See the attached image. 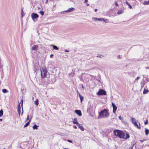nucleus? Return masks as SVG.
I'll list each match as a JSON object with an SVG mask.
<instances>
[{
	"instance_id": "obj_32",
	"label": "nucleus",
	"mask_w": 149,
	"mask_h": 149,
	"mask_svg": "<svg viewBox=\"0 0 149 149\" xmlns=\"http://www.w3.org/2000/svg\"><path fill=\"white\" fill-rule=\"evenodd\" d=\"M118 118L120 120H122V117L121 116H119L118 117Z\"/></svg>"
},
{
	"instance_id": "obj_33",
	"label": "nucleus",
	"mask_w": 149,
	"mask_h": 149,
	"mask_svg": "<svg viewBox=\"0 0 149 149\" xmlns=\"http://www.w3.org/2000/svg\"><path fill=\"white\" fill-rule=\"evenodd\" d=\"M128 6H129V8H132V6L130 5V4H129V5H128Z\"/></svg>"
},
{
	"instance_id": "obj_19",
	"label": "nucleus",
	"mask_w": 149,
	"mask_h": 149,
	"mask_svg": "<svg viewBox=\"0 0 149 149\" xmlns=\"http://www.w3.org/2000/svg\"><path fill=\"white\" fill-rule=\"evenodd\" d=\"M23 100L22 99L21 101H20V103H19V104H21V106L22 107V113H23V107H22V106H23Z\"/></svg>"
},
{
	"instance_id": "obj_42",
	"label": "nucleus",
	"mask_w": 149,
	"mask_h": 149,
	"mask_svg": "<svg viewBox=\"0 0 149 149\" xmlns=\"http://www.w3.org/2000/svg\"><path fill=\"white\" fill-rule=\"evenodd\" d=\"M97 9H95V12H97Z\"/></svg>"
},
{
	"instance_id": "obj_45",
	"label": "nucleus",
	"mask_w": 149,
	"mask_h": 149,
	"mask_svg": "<svg viewBox=\"0 0 149 149\" xmlns=\"http://www.w3.org/2000/svg\"><path fill=\"white\" fill-rule=\"evenodd\" d=\"M88 1V0H85L84 3H86Z\"/></svg>"
},
{
	"instance_id": "obj_43",
	"label": "nucleus",
	"mask_w": 149,
	"mask_h": 149,
	"mask_svg": "<svg viewBox=\"0 0 149 149\" xmlns=\"http://www.w3.org/2000/svg\"><path fill=\"white\" fill-rule=\"evenodd\" d=\"M53 56V54H51L50 55V57H52V56Z\"/></svg>"
},
{
	"instance_id": "obj_52",
	"label": "nucleus",
	"mask_w": 149,
	"mask_h": 149,
	"mask_svg": "<svg viewBox=\"0 0 149 149\" xmlns=\"http://www.w3.org/2000/svg\"><path fill=\"white\" fill-rule=\"evenodd\" d=\"M0 121H2V119H0Z\"/></svg>"
},
{
	"instance_id": "obj_24",
	"label": "nucleus",
	"mask_w": 149,
	"mask_h": 149,
	"mask_svg": "<svg viewBox=\"0 0 149 149\" xmlns=\"http://www.w3.org/2000/svg\"><path fill=\"white\" fill-rule=\"evenodd\" d=\"M2 91L4 93H6L8 92L6 89H3Z\"/></svg>"
},
{
	"instance_id": "obj_16",
	"label": "nucleus",
	"mask_w": 149,
	"mask_h": 149,
	"mask_svg": "<svg viewBox=\"0 0 149 149\" xmlns=\"http://www.w3.org/2000/svg\"><path fill=\"white\" fill-rule=\"evenodd\" d=\"M78 95L80 97L81 102H82L83 99L84 97L79 93H78Z\"/></svg>"
},
{
	"instance_id": "obj_3",
	"label": "nucleus",
	"mask_w": 149,
	"mask_h": 149,
	"mask_svg": "<svg viewBox=\"0 0 149 149\" xmlns=\"http://www.w3.org/2000/svg\"><path fill=\"white\" fill-rule=\"evenodd\" d=\"M131 119L132 123L134 125L135 127H137L138 129L141 128L140 125L139 123V125L137 124L136 119L133 118H131Z\"/></svg>"
},
{
	"instance_id": "obj_29",
	"label": "nucleus",
	"mask_w": 149,
	"mask_h": 149,
	"mask_svg": "<svg viewBox=\"0 0 149 149\" xmlns=\"http://www.w3.org/2000/svg\"><path fill=\"white\" fill-rule=\"evenodd\" d=\"M148 120H146V121L145 122L144 124L145 125H146L148 124Z\"/></svg>"
},
{
	"instance_id": "obj_5",
	"label": "nucleus",
	"mask_w": 149,
	"mask_h": 149,
	"mask_svg": "<svg viewBox=\"0 0 149 149\" xmlns=\"http://www.w3.org/2000/svg\"><path fill=\"white\" fill-rule=\"evenodd\" d=\"M97 94L99 95H106V92L104 90L100 89L97 93Z\"/></svg>"
},
{
	"instance_id": "obj_50",
	"label": "nucleus",
	"mask_w": 149,
	"mask_h": 149,
	"mask_svg": "<svg viewBox=\"0 0 149 149\" xmlns=\"http://www.w3.org/2000/svg\"><path fill=\"white\" fill-rule=\"evenodd\" d=\"M82 88H84V86H83V85L82 84Z\"/></svg>"
},
{
	"instance_id": "obj_26",
	"label": "nucleus",
	"mask_w": 149,
	"mask_h": 149,
	"mask_svg": "<svg viewBox=\"0 0 149 149\" xmlns=\"http://www.w3.org/2000/svg\"><path fill=\"white\" fill-rule=\"evenodd\" d=\"M3 112L2 110L0 111V117H1L3 115Z\"/></svg>"
},
{
	"instance_id": "obj_12",
	"label": "nucleus",
	"mask_w": 149,
	"mask_h": 149,
	"mask_svg": "<svg viewBox=\"0 0 149 149\" xmlns=\"http://www.w3.org/2000/svg\"><path fill=\"white\" fill-rule=\"evenodd\" d=\"M74 9V8L71 7V8H69L67 10L65 11V12H70L73 11Z\"/></svg>"
},
{
	"instance_id": "obj_38",
	"label": "nucleus",
	"mask_w": 149,
	"mask_h": 149,
	"mask_svg": "<svg viewBox=\"0 0 149 149\" xmlns=\"http://www.w3.org/2000/svg\"><path fill=\"white\" fill-rule=\"evenodd\" d=\"M73 127H74V128H75V129H77V127L75 125H74L73 126Z\"/></svg>"
},
{
	"instance_id": "obj_9",
	"label": "nucleus",
	"mask_w": 149,
	"mask_h": 149,
	"mask_svg": "<svg viewBox=\"0 0 149 149\" xmlns=\"http://www.w3.org/2000/svg\"><path fill=\"white\" fill-rule=\"evenodd\" d=\"M75 112L79 116H82V113L80 110H76L75 111Z\"/></svg>"
},
{
	"instance_id": "obj_23",
	"label": "nucleus",
	"mask_w": 149,
	"mask_h": 149,
	"mask_svg": "<svg viewBox=\"0 0 149 149\" xmlns=\"http://www.w3.org/2000/svg\"><path fill=\"white\" fill-rule=\"evenodd\" d=\"M149 91L148 90L144 89L143 90V94H145L147 93Z\"/></svg>"
},
{
	"instance_id": "obj_40",
	"label": "nucleus",
	"mask_w": 149,
	"mask_h": 149,
	"mask_svg": "<svg viewBox=\"0 0 149 149\" xmlns=\"http://www.w3.org/2000/svg\"><path fill=\"white\" fill-rule=\"evenodd\" d=\"M105 21H104V22H105L106 23H107V22H108V20H107V19H106V20L105 19Z\"/></svg>"
},
{
	"instance_id": "obj_14",
	"label": "nucleus",
	"mask_w": 149,
	"mask_h": 149,
	"mask_svg": "<svg viewBox=\"0 0 149 149\" xmlns=\"http://www.w3.org/2000/svg\"><path fill=\"white\" fill-rule=\"evenodd\" d=\"M73 123L74 124L78 125L79 123L77 121V119L76 118H74L73 119Z\"/></svg>"
},
{
	"instance_id": "obj_31",
	"label": "nucleus",
	"mask_w": 149,
	"mask_h": 149,
	"mask_svg": "<svg viewBox=\"0 0 149 149\" xmlns=\"http://www.w3.org/2000/svg\"><path fill=\"white\" fill-rule=\"evenodd\" d=\"M67 141H68L69 142L71 143H72V141H71L70 140H69V139L68 140H67Z\"/></svg>"
},
{
	"instance_id": "obj_44",
	"label": "nucleus",
	"mask_w": 149,
	"mask_h": 149,
	"mask_svg": "<svg viewBox=\"0 0 149 149\" xmlns=\"http://www.w3.org/2000/svg\"><path fill=\"white\" fill-rule=\"evenodd\" d=\"M101 56H102L101 55V56H97V57H99L100 58H101Z\"/></svg>"
},
{
	"instance_id": "obj_46",
	"label": "nucleus",
	"mask_w": 149,
	"mask_h": 149,
	"mask_svg": "<svg viewBox=\"0 0 149 149\" xmlns=\"http://www.w3.org/2000/svg\"><path fill=\"white\" fill-rule=\"evenodd\" d=\"M144 85V84L143 83V85H141V86L142 87H143Z\"/></svg>"
},
{
	"instance_id": "obj_47",
	"label": "nucleus",
	"mask_w": 149,
	"mask_h": 149,
	"mask_svg": "<svg viewBox=\"0 0 149 149\" xmlns=\"http://www.w3.org/2000/svg\"><path fill=\"white\" fill-rule=\"evenodd\" d=\"M22 15V17L24 15H23V13H21Z\"/></svg>"
},
{
	"instance_id": "obj_2",
	"label": "nucleus",
	"mask_w": 149,
	"mask_h": 149,
	"mask_svg": "<svg viewBox=\"0 0 149 149\" xmlns=\"http://www.w3.org/2000/svg\"><path fill=\"white\" fill-rule=\"evenodd\" d=\"M109 116V114L108 111V110L106 109H104L102 110L99 113L98 118H102L108 117Z\"/></svg>"
},
{
	"instance_id": "obj_8",
	"label": "nucleus",
	"mask_w": 149,
	"mask_h": 149,
	"mask_svg": "<svg viewBox=\"0 0 149 149\" xmlns=\"http://www.w3.org/2000/svg\"><path fill=\"white\" fill-rule=\"evenodd\" d=\"M93 106L90 104L87 109L88 112H90L93 111Z\"/></svg>"
},
{
	"instance_id": "obj_51",
	"label": "nucleus",
	"mask_w": 149,
	"mask_h": 149,
	"mask_svg": "<svg viewBox=\"0 0 149 149\" xmlns=\"http://www.w3.org/2000/svg\"><path fill=\"white\" fill-rule=\"evenodd\" d=\"M146 68L147 69H149V67H147Z\"/></svg>"
},
{
	"instance_id": "obj_21",
	"label": "nucleus",
	"mask_w": 149,
	"mask_h": 149,
	"mask_svg": "<svg viewBox=\"0 0 149 149\" xmlns=\"http://www.w3.org/2000/svg\"><path fill=\"white\" fill-rule=\"evenodd\" d=\"M143 4L144 5H147L149 4V1H144L143 3Z\"/></svg>"
},
{
	"instance_id": "obj_15",
	"label": "nucleus",
	"mask_w": 149,
	"mask_h": 149,
	"mask_svg": "<svg viewBox=\"0 0 149 149\" xmlns=\"http://www.w3.org/2000/svg\"><path fill=\"white\" fill-rule=\"evenodd\" d=\"M78 127L82 131H84V129L83 126L80 124H78Z\"/></svg>"
},
{
	"instance_id": "obj_53",
	"label": "nucleus",
	"mask_w": 149,
	"mask_h": 149,
	"mask_svg": "<svg viewBox=\"0 0 149 149\" xmlns=\"http://www.w3.org/2000/svg\"><path fill=\"white\" fill-rule=\"evenodd\" d=\"M64 149H68V148H65Z\"/></svg>"
},
{
	"instance_id": "obj_28",
	"label": "nucleus",
	"mask_w": 149,
	"mask_h": 149,
	"mask_svg": "<svg viewBox=\"0 0 149 149\" xmlns=\"http://www.w3.org/2000/svg\"><path fill=\"white\" fill-rule=\"evenodd\" d=\"M39 13L42 16L43 15H44V12L43 11H42V10H41L40 12Z\"/></svg>"
},
{
	"instance_id": "obj_36",
	"label": "nucleus",
	"mask_w": 149,
	"mask_h": 149,
	"mask_svg": "<svg viewBox=\"0 0 149 149\" xmlns=\"http://www.w3.org/2000/svg\"><path fill=\"white\" fill-rule=\"evenodd\" d=\"M29 115H28L27 116V118H26V120H29Z\"/></svg>"
},
{
	"instance_id": "obj_7",
	"label": "nucleus",
	"mask_w": 149,
	"mask_h": 149,
	"mask_svg": "<svg viewBox=\"0 0 149 149\" xmlns=\"http://www.w3.org/2000/svg\"><path fill=\"white\" fill-rule=\"evenodd\" d=\"M112 105L113 108V113H115L117 109V107L113 103H112Z\"/></svg>"
},
{
	"instance_id": "obj_37",
	"label": "nucleus",
	"mask_w": 149,
	"mask_h": 149,
	"mask_svg": "<svg viewBox=\"0 0 149 149\" xmlns=\"http://www.w3.org/2000/svg\"><path fill=\"white\" fill-rule=\"evenodd\" d=\"M125 3H126V4H127L128 5H129V3L127 1H126V2H125Z\"/></svg>"
},
{
	"instance_id": "obj_6",
	"label": "nucleus",
	"mask_w": 149,
	"mask_h": 149,
	"mask_svg": "<svg viewBox=\"0 0 149 149\" xmlns=\"http://www.w3.org/2000/svg\"><path fill=\"white\" fill-rule=\"evenodd\" d=\"M39 17V15L35 13H32L31 15V17L32 19L35 22V19Z\"/></svg>"
},
{
	"instance_id": "obj_30",
	"label": "nucleus",
	"mask_w": 149,
	"mask_h": 149,
	"mask_svg": "<svg viewBox=\"0 0 149 149\" xmlns=\"http://www.w3.org/2000/svg\"><path fill=\"white\" fill-rule=\"evenodd\" d=\"M140 77H137V78L136 79L134 80V82H135L136 80H138L140 78Z\"/></svg>"
},
{
	"instance_id": "obj_10",
	"label": "nucleus",
	"mask_w": 149,
	"mask_h": 149,
	"mask_svg": "<svg viewBox=\"0 0 149 149\" xmlns=\"http://www.w3.org/2000/svg\"><path fill=\"white\" fill-rule=\"evenodd\" d=\"M93 19H94V20L95 21H96L97 20H98L99 21H105V19H104L103 18H93Z\"/></svg>"
},
{
	"instance_id": "obj_1",
	"label": "nucleus",
	"mask_w": 149,
	"mask_h": 149,
	"mask_svg": "<svg viewBox=\"0 0 149 149\" xmlns=\"http://www.w3.org/2000/svg\"><path fill=\"white\" fill-rule=\"evenodd\" d=\"M113 133L117 137H118L121 139H127L130 137V135L126 133V136L125 138V133L122 131L118 130H114L113 131Z\"/></svg>"
},
{
	"instance_id": "obj_48",
	"label": "nucleus",
	"mask_w": 149,
	"mask_h": 149,
	"mask_svg": "<svg viewBox=\"0 0 149 149\" xmlns=\"http://www.w3.org/2000/svg\"><path fill=\"white\" fill-rule=\"evenodd\" d=\"M86 5H87V6H89V5L88 3H87Z\"/></svg>"
},
{
	"instance_id": "obj_20",
	"label": "nucleus",
	"mask_w": 149,
	"mask_h": 149,
	"mask_svg": "<svg viewBox=\"0 0 149 149\" xmlns=\"http://www.w3.org/2000/svg\"><path fill=\"white\" fill-rule=\"evenodd\" d=\"M31 121V120H30L24 126V127H26L28 126L29 125V123Z\"/></svg>"
},
{
	"instance_id": "obj_13",
	"label": "nucleus",
	"mask_w": 149,
	"mask_h": 149,
	"mask_svg": "<svg viewBox=\"0 0 149 149\" xmlns=\"http://www.w3.org/2000/svg\"><path fill=\"white\" fill-rule=\"evenodd\" d=\"M38 45H34L32 47V50H37L38 49Z\"/></svg>"
},
{
	"instance_id": "obj_11",
	"label": "nucleus",
	"mask_w": 149,
	"mask_h": 149,
	"mask_svg": "<svg viewBox=\"0 0 149 149\" xmlns=\"http://www.w3.org/2000/svg\"><path fill=\"white\" fill-rule=\"evenodd\" d=\"M22 107L20 106V104H18V110H17V112H18V113L19 115L20 116V113L21 111V108Z\"/></svg>"
},
{
	"instance_id": "obj_18",
	"label": "nucleus",
	"mask_w": 149,
	"mask_h": 149,
	"mask_svg": "<svg viewBox=\"0 0 149 149\" xmlns=\"http://www.w3.org/2000/svg\"><path fill=\"white\" fill-rule=\"evenodd\" d=\"M145 129V134L146 135H147L149 133V130L147 129Z\"/></svg>"
},
{
	"instance_id": "obj_4",
	"label": "nucleus",
	"mask_w": 149,
	"mask_h": 149,
	"mask_svg": "<svg viewBox=\"0 0 149 149\" xmlns=\"http://www.w3.org/2000/svg\"><path fill=\"white\" fill-rule=\"evenodd\" d=\"M41 75L42 78H44L46 76L47 72V70L45 68H42L40 69Z\"/></svg>"
},
{
	"instance_id": "obj_25",
	"label": "nucleus",
	"mask_w": 149,
	"mask_h": 149,
	"mask_svg": "<svg viewBox=\"0 0 149 149\" xmlns=\"http://www.w3.org/2000/svg\"><path fill=\"white\" fill-rule=\"evenodd\" d=\"M123 12V11L122 10H118L117 13V14H122Z\"/></svg>"
},
{
	"instance_id": "obj_39",
	"label": "nucleus",
	"mask_w": 149,
	"mask_h": 149,
	"mask_svg": "<svg viewBox=\"0 0 149 149\" xmlns=\"http://www.w3.org/2000/svg\"><path fill=\"white\" fill-rule=\"evenodd\" d=\"M23 13V9L22 8L21 10V13Z\"/></svg>"
},
{
	"instance_id": "obj_35",
	"label": "nucleus",
	"mask_w": 149,
	"mask_h": 149,
	"mask_svg": "<svg viewBox=\"0 0 149 149\" xmlns=\"http://www.w3.org/2000/svg\"><path fill=\"white\" fill-rule=\"evenodd\" d=\"M146 140V139H145L144 140H140V141L141 142H143L144 141H145Z\"/></svg>"
},
{
	"instance_id": "obj_34",
	"label": "nucleus",
	"mask_w": 149,
	"mask_h": 149,
	"mask_svg": "<svg viewBox=\"0 0 149 149\" xmlns=\"http://www.w3.org/2000/svg\"><path fill=\"white\" fill-rule=\"evenodd\" d=\"M115 4L116 6H118V4L116 2H115Z\"/></svg>"
},
{
	"instance_id": "obj_17",
	"label": "nucleus",
	"mask_w": 149,
	"mask_h": 149,
	"mask_svg": "<svg viewBox=\"0 0 149 149\" xmlns=\"http://www.w3.org/2000/svg\"><path fill=\"white\" fill-rule=\"evenodd\" d=\"M51 46H53V49L58 50V47L56 45H51Z\"/></svg>"
},
{
	"instance_id": "obj_22",
	"label": "nucleus",
	"mask_w": 149,
	"mask_h": 149,
	"mask_svg": "<svg viewBox=\"0 0 149 149\" xmlns=\"http://www.w3.org/2000/svg\"><path fill=\"white\" fill-rule=\"evenodd\" d=\"M33 130L37 129L38 126L36 124H35L33 126Z\"/></svg>"
},
{
	"instance_id": "obj_41",
	"label": "nucleus",
	"mask_w": 149,
	"mask_h": 149,
	"mask_svg": "<svg viewBox=\"0 0 149 149\" xmlns=\"http://www.w3.org/2000/svg\"><path fill=\"white\" fill-rule=\"evenodd\" d=\"M65 52H69V50H65Z\"/></svg>"
},
{
	"instance_id": "obj_49",
	"label": "nucleus",
	"mask_w": 149,
	"mask_h": 149,
	"mask_svg": "<svg viewBox=\"0 0 149 149\" xmlns=\"http://www.w3.org/2000/svg\"><path fill=\"white\" fill-rule=\"evenodd\" d=\"M77 94H78V93H79L78 92V91H77Z\"/></svg>"
},
{
	"instance_id": "obj_27",
	"label": "nucleus",
	"mask_w": 149,
	"mask_h": 149,
	"mask_svg": "<svg viewBox=\"0 0 149 149\" xmlns=\"http://www.w3.org/2000/svg\"><path fill=\"white\" fill-rule=\"evenodd\" d=\"M35 104L37 106L38 104V100L37 99L35 101Z\"/></svg>"
}]
</instances>
